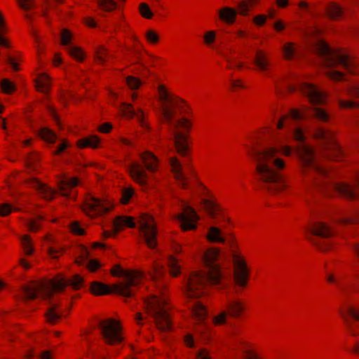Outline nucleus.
<instances>
[{
    "mask_svg": "<svg viewBox=\"0 0 359 359\" xmlns=\"http://www.w3.org/2000/svg\"><path fill=\"white\" fill-rule=\"evenodd\" d=\"M219 256V250L216 248L208 250L203 256L206 271L193 272L186 280L184 292L187 298H198L204 294L211 285L219 288L227 287L223 280V275L219 265L215 262Z\"/></svg>",
    "mask_w": 359,
    "mask_h": 359,
    "instance_id": "obj_1",
    "label": "nucleus"
},
{
    "mask_svg": "<svg viewBox=\"0 0 359 359\" xmlns=\"http://www.w3.org/2000/svg\"><path fill=\"white\" fill-rule=\"evenodd\" d=\"M278 151L273 147H253L250 152L257 163V172L264 184V188L272 194H277L285 187L282 175L278 172L284 168L285 163L278 156Z\"/></svg>",
    "mask_w": 359,
    "mask_h": 359,
    "instance_id": "obj_2",
    "label": "nucleus"
},
{
    "mask_svg": "<svg viewBox=\"0 0 359 359\" xmlns=\"http://www.w3.org/2000/svg\"><path fill=\"white\" fill-rule=\"evenodd\" d=\"M164 274L165 270L163 267L158 263L154 264L150 271V276L156 283L158 294H152L145 300L147 313L154 318L158 329L163 332L169 330L171 327L166 306L167 300L164 297L166 284L165 282L161 281Z\"/></svg>",
    "mask_w": 359,
    "mask_h": 359,
    "instance_id": "obj_3",
    "label": "nucleus"
},
{
    "mask_svg": "<svg viewBox=\"0 0 359 359\" xmlns=\"http://www.w3.org/2000/svg\"><path fill=\"white\" fill-rule=\"evenodd\" d=\"M83 284V278L77 274L71 279L60 278L52 280L34 281L22 287L21 299L27 301L40 297L48 300L54 292H62L67 285L77 290L81 287Z\"/></svg>",
    "mask_w": 359,
    "mask_h": 359,
    "instance_id": "obj_4",
    "label": "nucleus"
},
{
    "mask_svg": "<svg viewBox=\"0 0 359 359\" xmlns=\"http://www.w3.org/2000/svg\"><path fill=\"white\" fill-rule=\"evenodd\" d=\"M292 135L294 140L298 142L297 152L305 174L316 175L323 178L330 177V174L327 170L318 163L313 148L305 142L306 136L303 130L300 127L294 128Z\"/></svg>",
    "mask_w": 359,
    "mask_h": 359,
    "instance_id": "obj_5",
    "label": "nucleus"
},
{
    "mask_svg": "<svg viewBox=\"0 0 359 359\" xmlns=\"http://www.w3.org/2000/svg\"><path fill=\"white\" fill-rule=\"evenodd\" d=\"M316 50L322 59L323 65L327 67H341L350 73L355 74L357 63L346 52L332 49L325 42L319 41Z\"/></svg>",
    "mask_w": 359,
    "mask_h": 359,
    "instance_id": "obj_6",
    "label": "nucleus"
},
{
    "mask_svg": "<svg viewBox=\"0 0 359 359\" xmlns=\"http://www.w3.org/2000/svg\"><path fill=\"white\" fill-rule=\"evenodd\" d=\"M161 115L164 122L168 126L169 130L172 136L175 149L182 156L187 155L188 147L187 136L177 130L179 128L189 130L191 127L189 121L185 118L175 120V111L170 107L165 105L161 109Z\"/></svg>",
    "mask_w": 359,
    "mask_h": 359,
    "instance_id": "obj_7",
    "label": "nucleus"
},
{
    "mask_svg": "<svg viewBox=\"0 0 359 359\" xmlns=\"http://www.w3.org/2000/svg\"><path fill=\"white\" fill-rule=\"evenodd\" d=\"M114 276H121L124 281L114 285V291L125 297H131L135 293L134 287L140 284L144 276L140 271H126L120 265H116L111 271Z\"/></svg>",
    "mask_w": 359,
    "mask_h": 359,
    "instance_id": "obj_8",
    "label": "nucleus"
},
{
    "mask_svg": "<svg viewBox=\"0 0 359 359\" xmlns=\"http://www.w3.org/2000/svg\"><path fill=\"white\" fill-rule=\"evenodd\" d=\"M314 184L320 191L326 192L328 194L334 192L347 199H359V175L357 177V184L355 187H352L346 183L334 182L327 183L318 180H315Z\"/></svg>",
    "mask_w": 359,
    "mask_h": 359,
    "instance_id": "obj_9",
    "label": "nucleus"
},
{
    "mask_svg": "<svg viewBox=\"0 0 359 359\" xmlns=\"http://www.w3.org/2000/svg\"><path fill=\"white\" fill-rule=\"evenodd\" d=\"M314 137L323 142V147L325 150L324 155L326 157L336 161L342 159L344 155V151L335 142L331 131L323 128H318L314 131Z\"/></svg>",
    "mask_w": 359,
    "mask_h": 359,
    "instance_id": "obj_10",
    "label": "nucleus"
},
{
    "mask_svg": "<svg viewBox=\"0 0 359 359\" xmlns=\"http://www.w3.org/2000/svg\"><path fill=\"white\" fill-rule=\"evenodd\" d=\"M104 341L109 345L121 343L123 339L121 335V326L114 319H107L99 322L98 325Z\"/></svg>",
    "mask_w": 359,
    "mask_h": 359,
    "instance_id": "obj_11",
    "label": "nucleus"
},
{
    "mask_svg": "<svg viewBox=\"0 0 359 359\" xmlns=\"http://www.w3.org/2000/svg\"><path fill=\"white\" fill-rule=\"evenodd\" d=\"M337 97L341 108H359V86L349 84L344 86L341 92L337 93Z\"/></svg>",
    "mask_w": 359,
    "mask_h": 359,
    "instance_id": "obj_12",
    "label": "nucleus"
},
{
    "mask_svg": "<svg viewBox=\"0 0 359 359\" xmlns=\"http://www.w3.org/2000/svg\"><path fill=\"white\" fill-rule=\"evenodd\" d=\"M287 88L290 91H294L297 88V87L292 86H288ZM297 88L309 98L310 102L313 104H322L325 102V94L315 85L302 82L298 85Z\"/></svg>",
    "mask_w": 359,
    "mask_h": 359,
    "instance_id": "obj_13",
    "label": "nucleus"
},
{
    "mask_svg": "<svg viewBox=\"0 0 359 359\" xmlns=\"http://www.w3.org/2000/svg\"><path fill=\"white\" fill-rule=\"evenodd\" d=\"M140 229L145 243L149 248H154L157 245V231L154 218L151 215L144 214L142 216Z\"/></svg>",
    "mask_w": 359,
    "mask_h": 359,
    "instance_id": "obj_14",
    "label": "nucleus"
},
{
    "mask_svg": "<svg viewBox=\"0 0 359 359\" xmlns=\"http://www.w3.org/2000/svg\"><path fill=\"white\" fill-rule=\"evenodd\" d=\"M348 332L353 336L359 335V309L353 306H347L344 311H341Z\"/></svg>",
    "mask_w": 359,
    "mask_h": 359,
    "instance_id": "obj_15",
    "label": "nucleus"
},
{
    "mask_svg": "<svg viewBox=\"0 0 359 359\" xmlns=\"http://www.w3.org/2000/svg\"><path fill=\"white\" fill-rule=\"evenodd\" d=\"M234 263V282L236 285L233 287L235 293L238 292L236 286L245 287L248 279V271L244 260L238 256H235Z\"/></svg>",
    "mask_w": 359,
    "mask_h": 359,
    "instance_id": "obj_16",
    "label": "nucleus"
},
{
    "mask_svg": "<svg viewBox=\"0 0 359 359\" xmlns=\"http://www.w3.org/2000/svg\"><path fill=\"white\" fill-rule=\"evenodd\" d=\"M249 11V5L245 1L238 4V11L230 7H224L219 11V18L227 24H233L237 13L246 15Z\"/></svg>",
    "mask_w": 359,
    "mask_h": 359,
    "instance_id": "obj_17",
    "label": "nucleus"
},
{
    "mask_svg": "<svg viewBox=\"0 0 359 359\" xmlns=\"http://www.w3.org/2000/svg\"><path fill=\"white\" fill-rule=\"evenodd\" d=\"M109 210V206L107 205L100 199L93 196H90L86 200L83 206L84 212L91 217L101 215Z\"/></svg>",
    "mask_w": 359,
    "mask_h": 359,
    "instance_id": "obj_18",
    "label": "nucleus"
},
{
    "mask_svg": "<svg viewBox=\"0 0 359 359\" xmlns=\"http://www.w3.org/2000/svg\"><path fill=\"white\" fill-rule=\"evenodd\" d=\"M198 219L199 217L195 210L187 205L184 207V212L178 215V220L181 222L183 231L196 229V224L194 222Z\"/></svg>",
    "mask_w": 359,
    "mask_h": 359,
    "instance_id": "obj_19",
    "label": "nucleus"
},
{
    "mask_svg": "<svg viewBox=\"0 0 359 359\" xmlns=\"http://www.w3.org/2000/svg\"><path fill=\"white\" fill-rule=\"evenodd\" d=\"M71 40L72 34L68 29H64L61 33L62 44L66 46L67 50L71 56L79 61H82L84 58L82 50L80 48L72 45Z\"/></svg>",
    "mask_w": 359,
    "mask_h": 359,
    "instance_id": "obj_20",
    "label": "nucleus"
},
{
    "mask_svg": "<svg viewBox=\"0 0 359 359\" xmlns=\"http://www.w3.org/2000/svg\"><path fill=\"white\" fill-rule=\"evenodd\" d=\"M170 165L178 184L181 187L187 189L188 187V178L183 171L181 162L176 157H172L170 158Z\"/></svg>",
    "mask_w": 359,
    "mask_h": 359,
    "instance_id": "obj_21",
    "label": "nucleus"
},
{
    "mask_svg": "<svg viewBox=\"0 0 359 359\" xmlns=\"http://www.w3.org/2000/svg\"><path fill=\"white\" fill-rule=\"evenodd\" d=\"M131 177L140 185L147 186V175L144 168L138 163H131L128 167Z\"/></svg>",
    "mask_w": 359,
    "mask_h": 359,
    "instance_id": "obj_22",
    "label": "nucleus"
},
{
    "mask_svg": "<svg viewBox=\"0 0 359 359\" xmlns=\"http://www.w3.org/2000/svg\"><path fill=\"white\" fill-rule=\"evenodd\" d=\"M29 184L36 189L39 193L46 199L52 200L56 193V191L43 184L35 178H32L28 182Z\"/></svg>",
    "mask_w": 359,
    "mask_h": 359,
    "instance_id": "obj_23",
    "label": "nucleus"
},
{
    "mask_svg": "<svg viewBox=\"0 0 359 359\" xmlns=\"http://www.w3.org/2000/svg\"><path fill=\"white\" fill-rule=\"evenodd\" d=\"M309 231L315 236L322 238H328L332 236L334 233L330 226L323 222H316L309 228Z\"/></svg>",
    "mask_w": 359,
    "mask_h": 359,
    "instance_id": "obj_24",
    "label": "nucleus"
},
{
    "mask_svg": "<svg viewBox=\"0 0 359 359\" xmlns=\"http://www.w3.org/2000/svg\"><path fill=\"white\" fill-rule=\"evenodd\" d=\"M158 93L161 101L174 102L177 107L182 109L183 112H186V110L183 109V106L181 104L184 102L183 100L178 97L170 96L163 86H158Z\"/></svg>",
    "mask_w": 359,
    "mask_h": 359,
    "instance_id": "obj_25",
    "label": "nucleus"
},
{
    "mask_svg": "<svg viewBox=\"0 0 359 359\" xmlns=\"http://www.w3.org/2000/svg\"><path fill=\"white\" fill-rule=\"evenodd\" d=\"M90 290L92 293L96 295H103L110 293L117 294L114 290V285L110 287L109 285L97 281L91 283Z\"/></svg>",
    "mask_w": 359,
    "mask_h": 359,
    "instance_id": "obj_26",
    "label": "nucleus"
},
{
    "mask_svg": "<svg viewBox=\"0 0 359 359\" xmlns=\"http://www.w3.org/2000/svg\"><path fill=\"white\" fill-rule=\"evenodd\" d=\"M142 160L145 168L151 172H154L158 168V159L151 152L146 151L142 154Z\"/></svg>",
    "mask_w": 359,
    "mask_h": 359,
    "instance_id": "obj_27",
    "label": "nucleus"
},
{
    "mask_svg": "<svg viewBox=\"0 0 359 359\" xmlns=\"http://www.w3.org/2000/svg\"><path fill=\"white\" fill-rule=\"evenodd\" d=\"M121 111L123 115L126 117L132 118L136 116L140 122H143L144 114L142 109H139L136 111L130 104L123 103L121 105Z\"/></svg>",
    "mask_w": 359,
    "mask_h": 359,
    "instance_id": "obj_28",
    "label": "nucleus"
},
{
    "mask_svg": "<svg viewBox=\"0 0 359 359\" xmlns=\"http://www.w3.org/2000/svg\"><path fill=\"white\" fill-rule=\"evenodd\" d=\"M79 184V180L76 177L68 178L64 177L59 180L58 187L61 192H62V195L65 196H67L68 194L67 191L69 189H72L74 187H76Z\"/></svg>",
    "mask_w": 359,
    "mask_h": 359,
    "instance_id": "obj_29",
    "label": "nucleus"
},
{
    "mask_svg": "<svg viewBox=\"0 0 359 359\" xmlns=\"http://www.w3.org/2000/svg\"><path fill=\"white\" fill-rule=\"evenodd\" d=\"M191 311L195 318L200 323L205 320L207 311L201 302H196L191 305Z\"/></svg>",
    "mask_w": 359,
    "mask_h": 359,
    "instance_id": "obj_30",
    "label": "nucleus"
},
{
    "mask_svg": "<svg viewBox=\"0 0 359 359\" xmlns=\"http://www.w3.org/2000/svg\"><path fill=\"white\" fill-rule=\"evenodd\" d=\"M206 238L211 243H224L225 238L222 236L221 229L216 226H210L208 229Z\"/></svg>",
    "mask_w": 359,
    "mask_h": 359,
    "instance_id": "obj_31",
    "label": "nucleus"
},
{
    "mask_svg": "<svg viewBox=\"0 0 359 359\" xmlns=\"http://www.w3.org/2000/svg\"><path fill=\"white\" fill-rule=\"evenodd\" d=\"M227 310L230 316L238 317L244 309L243 304L237 299H229L227 303Z\"/></svg>",
    "mask_w": 359,
    "mask_h": 359,
    "instance_id": "obj_32",
    "label": "nucleus"
},
{
    "mask_svg": "<svg viewBox=\"0 0 359 359\" xmlns=\"http://www.w3.org/2000/svg\"><path fill=\"white\" fill-rule=\"evenodd\" d=\"M343 13V8L335 3H330L326 8V15L332 20H339Z\"/></svg>",
    "mask_w": 359,
    "mask_h": 359,
    "instance_id": "obj_33",
    "label": "nucleus"
},
{
    "mask_svg": "<svg viewBox=\"0 0 359 359\" xmlns=\"http://www.w3.org/2000/svg\"><path fill=\"white\" fill-rule=\"evenodd\" d=\"M254 63L261 71H266L269 65L266 55L261 50H258L256 53Z\"/></svg>",
    "mask_w": 359,
    "mask_h": 359,
    "instance_id": "obj_34",
    "label": "nucleus"
},
{
    "mask_svg": "<svg viewBox=\"0 0 359 359\" xmlns=\"http://www.w3.org/2000/svg\"><path fill=\"white\" fill-rule=\"evenodd\" d=\"M135 225L133 219L130 217H118L114 222V226L116 231H119L125 226L134 227Z\"/></svg>",
    "mask_w": 359,
    "mask_h": 359,
    "instance_id": "obj_35",
    "label": "nucleus"
},
{
    "mask_svg": "<svg viewBox=\"0 0 359 359\" xmlns=\"http://www.w3.org/2000/svg\"><path fill=\"white\" fill-rule=\"evenodd\" d=\"M202 204L209 216L212 219H215L216 215L219 212V209L217 205L213 201L207 198L203 199Z\"/></svg>",
    "mask_w": 359,
    "mask_h": 359,
    "instance_id": "obj_36",
    "label": "nucleus"
},
{
    "mask_svg": "<svg viewBox=\"0 0 359 359\" xmlns=\"http://www.w3.org/2000/svg\"><path fill=\"white\" fill-rule=\"evenodd\" d=\"M290 118L294 121H299L305 118V114L297 109L290 110L289 116H283L277 123V128L278 129L282 128L285 125V121Z\"/></svg>",
    "mask_w": 359,
    "mask_h": 359,
    "instance_id": "obj_37",
    "label": "nucleus"
},
{
    "mask_svg": "<svg viewBox=\"0 0 359 359\" xmlns=\"http://www.w3.org/2000/svg\"><path fill=\"white\" fill-rule=\"evenodd\" d=\"M95 55L96 60L100 64H104L107 61L108 58L112 57V55H109L108 50L103 46L96 48Z\"/></svg>",
    "mask_w": 359,
    "mask_h": 359,
    "instance_id": "obj_38",
    "label": "nucleus"
},
{
    "mask_svg": "<svg viewBox=\"0 0 359 359\" xmlns=\"http://www.w3.org/2000/svg\"><path fill=\"white\" fill-rule=\"evenodd\" d=\"M57 305H51L46 313L47 321L49 323L55 324L60 318L62 314L56 311Z\"/></svg>",
    "mask_w": 359,
    "mask_h": 359,
    "instance_id": "obj_39",
    "label": "nucleus"
},
{
    "mask_svg": "<svg viewBox=\"0 0 359 359\" xmlns=\"http://www.w3.org/2000/svg\"><path fill=\"white\" fill-rule=\"evenodd\" d=\"M39 135L48 143H54L57 136L55 133L48 128H41L39 130Z\"/></svg>",
    "mask_w": 359,
    "mask_h": 359,
    "instance_id": "obj_40",
    "label": "nucleus"
},
{
    "mask_svg": "<svg viewBox=\"0 0 359 359\" xmlns=\"http://www.w3.org/2000/svg\"><path fill=\"white\" fill-rule=\"evenodd\" d=\"M49 86H50L49 77L44 74L40 75V76L39 77V79L36 81L37 89L39 91L46 93L48 91Z\"/></svg>",
    "mask_w": 359,
    "mask_h": 359,
    "instance_id": "obj_41",
    "label": "nucleus"
},
{
    "mask_svg": "<svg viewBox=\"0 0 359 359\" xmlns=\"http://www.w3.org/2000/svg\"><path fill=\"white\" fill-rule=\"evenodd\" d=\"M99 139L95 136H91L86 139L81 140L78 142V145L81 148L90 147L93 148H95L98 147L99 144Z\"/></svg>",
    "mask_w": 359,
    "mask_h": 359,
    "instance_id": "obj_42",
    "label": "nucleus"
},
{
    "mask_svg": "<svg viewBox=\"0 0 359 359\" xmlns=\"http://www.w3.org/2000/svg\"><path fill=\"white\" fill-rule=\"evenodd\" d=\"M99 7L104 11H111L116 8L117 4L114 0H97Z\"/></svg>",
    "mask_w": 359,
    "mask_h": 359,
    "instance_id": "obj_43",
    "label": "nucleus"
},
{
    "mask_svg": "<svg viewBox=\"0 0 359 359\" xmlns=\"http://www.w3.org/2000/svg\"><path fill=\"white\" fill-rule=\"evenodd\" d=\"M327 280L330 283H336L337 287L344 294H346L348 293V287H350L351 283L342 280L336 281L332 275H329L327 277Z\"/></svg>",
    "mask_w": 359,
    "mask_h": 359,
    "instance_id": "obj_44",
    "label": "nucleus"
},
{
    "mask_svg": "<svg viewBox=\"0 0 359 359\" xmlns=\"http://www.w3.org/2000/svg\"><path fill=\"white\" fill-rule=\"evenodd\" d=\"M6 27L3 19L2 15L0 13V46L4 48H9L10 43L8 40L3 36L6 32Z\"/></svg>",
    "mask_w": 359,
    "mask_h": 359,
    "instance_id": "obj_45",
    "label": "nucleus"
},
{
    "mask_svg": "<svg viewBox=\"0 0 359 359\" xmlns=\"http://www.w3.org/2000/svg\"><path fill=\"white\" fill-rule=\"evenodd\" d=\"M170 275L177 276L180 273V266L177 263V259L174 257H170L168 261Z\"/></svg>",
    "mask_w": 359,
    "mask_h": 359,
    "instance_id": "obj_46",
    "label": "nucleus"
},
{
    "mask_svg": "<svg viewBox=\"0 0 359 359\" xmlns=\"http://www.w3.org/2000/svg\"><path fill=\"white\" fill-rule=\"evenodd\" d=\"M284 56L287 60H292L296 53V48L293 43H287L283 48Z\"/></svg>",
    "mask_w": 359,
    "mask_h": 359,
    "instance_id": "obj_47",
    "label": "nucleus"
},
{
    "mask_svg": "<svg viewBox=\"0 0 359 359\" xmlns=\"http://www.w3.org/2000/svg\"><path fill=\"white\" fill-rule=\"evenodd\" d=\"M43 220L42 216H37L36 218L34 219H28L26 222V225L28 229L31 231H36L40 228V222Z\"/></svg>",
    "mask_w": 359,
    "mask_h": 359,
    "instance_id": "obj_48",
    "label": "nucleus"
},
{
    "mask_svg": "<svg viewBox=\"0 0 359 359\" xmlns=\"http://www.w3.org/2000/svg\"><path fill=\"white\" fill-rule=\"evenodd\" d=\"M313 116L320 121H327L329 119L328 114L322 108L315 107L313 109Z\"/></svg>",
    "mask_w": 359,
    "mask_h": 359,
    "instance_id": "obj_49",
    "label": "nucleus"
},
{
    "mask_svg": "<svg viewBox=\"0 0 359 359\" xmlns=\"http://www.w3.org/2000/svg\"><path fill=\"white\" fill-rule=\"evenodd\" d=\"M21 241L25 254L27 255H31L34 252V249L32 248L31 239L29 236L25 235L22 236Z\"/></svg>",
    "mask_w": 359,
    "mask_h": 359,
    "instance_id": "obj_50",
    "label": "nucleus"
},
{
    "mask_svg": "<svg viewBox=\"0 0 359 359\" xmlns=\"http://www.w3.org/2000/svg\"><path fill=\"white\" fill-rule=\"evenodd\" d=\"M1 88L4 93L11 94L15 90V86L8 79H4L1 83Z\"/></svg>",
    "mask_w": 359,
    "mask_h": 359,
    "instance_id": "obj_51",
    "label": "nucleus"
},
{
    "mask_svg": "<svg viewBox=\"0 0 359 359\" xmlns=\"http://www.w3.org/2000/svg\"><path fill=\"white\" fill-rule=\"evenodd\" d=\"M134 195V190L131 187L125 188L122 191L121 202L123 204H126L129 202L130 199Z\"/></svg>",
    "mask_w": 359,
    "mask_h": 359,
    "instance_id": "obj_52",
    "label": "nucleus"
},
{
    "mask_svg": "<svg viewBox=\"0 0 359 359\" xmlns=\"http://www.w3.org/2000/svg\"><path fill=\"white\" fill-rule=\"evenodd\" d=\"M126 81L128 86L132 90L138 88L142 84V81L140 79L132 76L127 77Z\"/></svg>",
    "mask_w": 359,
    "mask_h": 359,
    "instance_id": "obj_53",
    "label": "nucleus"
},
{
    "mask_svg": "<svg viewBox=\"0 0 359 359\" xmlns=\"http://www.w3.org/2000/svg\"><path fill=\"white\" fill-rule=\"evenodd\" d=\"M140 11L141 15L145 18L150 19L153 16V13L150 10L149 6L145 3L140 4Z\"/></svg>",
    "mask_w": 359,
    "mask_h": 359,
    "instance_id": "obj_54",
    "label": "nucleus"
},
{
    "mask_svg": "<svg viewBox=\"0 0 359 359\" xmlns=\"http://www.w3.org/2000/svg\"><path fill=\"white\" fill-rule=\"evenodd\" d=\"M220 54L224 57L225 60L228 62V67L231 68L233 65H235L236 67L241 69L243 67V64L241 62H237L235 59L231 58L228 54L225 53H220Z\"/></svg>",
    "mask_w": 359,
    "mask_h": 359,
    "instance_id": "obj_55",
    "label": "nucleus"
},
{
    "mask_svg": "<svg viewBox=\"0 0 359 359\" xmlns=\"http://www.w3.org/2000/svg\"><path fill=\"white\" fill-rule=\"evenodd\" d=\"M327 76L334 81H341L344 78L343 73L339 71L329 70L327 72Z\"/></svg>",
    "mask_w": 359,
    "mask_h": 359,
    "instance_id": "obj_56",
    "label": "nucleus"
},
{
    "mask_svg": "<svg viewBox=\"0 0 359 359\" xmlns=\"http://www.w3.org/2000/svg\"><path fill=\"white\" fill-rule=\"evenodd\" d=\"M62 252L63 249L62 248L50 247L48 250V255L52 259H57L59 255L62 254Z\"/></svg>",
    "mask_w": 359,
    "mask_h": 359,
    "instance_id": "obj_57",
    "label": "nucleus"
},
{
    "mask_svg": "<svg viewBox=\"0 0 359 359\" xmlns=\"http://www.w3.org/2000/svg\"><path fill=\"white\" fill-rule=\"evenodd\" d=\"M13 210L12 207L8 203H4L0 205V215L6 216Z\"/></svg>",
    "mask_w": 359,
    "mask_h": 359,
    "instance_id": "obj_58",
    "label": "nucleus"
},
{
    "mask_svg": "<svg viewBox=\"0 0 359 359\" xmlns=\"http://www.w3.org/2000/svg\"><path fill=\"white\" fill-rule=\"evenodd\" d=\"M147 39L151 43H157L158 41V36L157 34L153 30H149L146 33Z\"/></svg>",
    "mask_w": 359,
    "mask_h": 359,
    "instance_id": "obj_59",
    "label": "nucleus"
},
{
    "mask_svg": "<svg viewBox=\"0 0 359 359\" xmlns=\"http://www.w3.org/2000/svg\"><path fill=\"white\" fill-rule=\"evenodd\" d=\"M321 251H326L330 248V244L328 242H321L316 240H311Z\"/></svg>",
    "mask_w": 359,
    "mask_h": 359,
    "instance_id": "obj_60",
    "label": "nucleus"
},
{
    "mask_svg": "<svg viewBox=\"0 0 359 359\" xmlns=\"http://www.w3.org/2000/svg\"><path fill=\"white\" fill-rule=\"evenodd\" d=\"M141 48L139 47H135L132 50V54L134 55V57H135L137 61L135 62L136 63L140 64L144 68H146L145 66L141 62L142 60V58L141 57L140 54Z\"/></svg>",
    "mask_w": 359,
    "mask_h": 359,
    "instance_id": "obj_61",
    "label": "nucleus"
},
{
    "mask_svg": "<svg viewBox=\"0 0 359 359\" xmlns=\"http://www.w3.org/2000/svg\"><path fill=\"white\" fill-rule=\"evenodd\" d=\"M215 39V32L214 31H209L204 35L205 42L210 45L214 42Z\"/></svg>",
    "mask_w": 359,
    "mask_h": 359,
    "instance_id": "obj_62",
    "label": "nucleus"
},
{
    "mask_svg": "<svg viewBox=\"0 0 359 359\" xmlns=\"http://www.w3.org/2000/svg\"><path fill=\"white\" fill-rule=\"evenodd\" d=\"M226 313L222 312L219 316L213 318L214 323L215 325H221L226 323Z\"/></svg>",
    "mask_w": 359,
    "mask_h": 359,
    "instance_id": "obj_63",
    "label": "nucleus"
},
{
    "mask_svg": "<svg viewBox=\"0 0 359 359\" xmlns=\"http://www.w3.org/2000/svg\"><path fill=\"white\" fill-rule=\"evenodd\" d=\"M20 2V6L25 10L28 11L33 6V0H18Z\"/></svg>",
    "mask_w": 359,
    "mask_h": 359,
    "instance_id": "obj_64",
    "label": "nucleus"
}]
</instances>
